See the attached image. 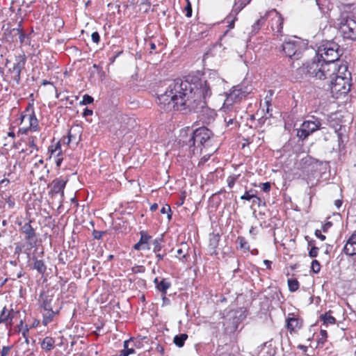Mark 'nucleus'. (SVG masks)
Returning <instances> with one entry per match:
<instances>
[{"instance_id":"obj_30","label":"nucleus","mask_w":356,"mask_h":356,"mask_svg":"<svg viewBox=\"0 0 356 356\" xmlns=\"http://www.w3.org/2000/svg\"><path fill=\"white\" fill-rule=\"evenodd\" d=\"M187 339L188 335L186 334L183 333L176 335L174 337L173 342L177 346H178L179 348H181L184 346V342Z\"/></svg>"},{"instance_id":"obj_36","label":"nucleus","mask_w":356,"mask_h":356,"mask_svg":"<svg viewBox=\"0 0 356 356\" xmlns=\"http://www.w3.org/2000/svg\"><path fill=\"white\" fill-rule=\"evenodd\" d=\"M289 289L291 292L296 291L299 288V282L296 279L288 280Z\"/></svg>"},{"instance_id":"obj_8","label":"nucleus","mask_w":356,"mask_h":356,"mask_svg":"<svg viewBox=\"0 0 356 356\" xmlns=\"http://www.w3.org/2000/svg\"><path fill=\"white\" fill-rule=\"evenodd\" d=\"M322 123L321 120L315 116H312L309 120H305L297 129L296 136L299 140H304L310 135L321 129Z\"/></svg>"},{"instance_id":"obj_5","label":"nucleus","mask_w":356,"mask_h":356,"mask_svg":"<svg viewBox=\"0 0 356 356\" xmlns=\"http://www.w3.org/2000/svg\"><path fill=\"white\" fill-rule=\"evenodd\" d=\"M21 124L22 127L19 128V131L22 134H26L29 131L33 132L40 130L39 122L36 118L33 104H29L21 115Z\"/></svg>"},{"instance_id":"obj_43","label":"nucleus","mask_w":356,"mask_h":356,"mask_svg":"<svg viewBox=\"0 0 356 356\" xmlns=\"http://www.w3.org/2000/svg\"><path fill=\"white\" fill-rule=\"evenodd\" d=\"M5 201L8 204V209H13L15 206V199L11 196H8L5 197Z\"/></svg>"},{"instance_id":"obj_57","label":"nucleus","mask_w":356,"mask_h":356,"mask_svg":"<svg viewBox=\"0 0 356 356\" xmlns=\"http://www.w3.org/2000/svg\"><path fill=\"white\" fill-rule=\"evenodd\" d=\"M92 115V110H90L88 108H85L84 109V111L83 113V116H88V115Z\"/></svg>"},{"instance_id":"obj_50","label":"nucleus","mask_w":356,"mask_h":356,"mask_svg":"<svg viewBox=\"0 0 356 356\" xmlns=\"http://www.w3.org/2000/svg\"><path fill=\"white\" fill-rule=\"evenodd\" d=\"M104 232L97 231V230H94L93 232H92L93 237L95 239H100V238H102V237L104 235Z\"/></svg>"},{"instance_id":"obj_61","label":"nucleus","mask_w":356,"mask_h":356,"mask_svg":"<svg viewBox=\"0 0 356 356\" xmlns=\"http://www.w3.org/2000/svg\"><path fill=\"white\" fill-rule=\"evenodd\" d=\"M6 74L4 73V70L0 67V76L2 78V80L4 81V77Z\"/></svg>"},{"instance_id":"obj_56","label":"nucleus","mask_w":356,"mask_h":356,"mask_svg":"<svg viewBox=\"0 0 356 356\" xmlns=\"http://www.w3.org/2000/svg\"><path fill=\"white\" fill-rule=\"evenodd\" d=\"M210 156H211V153H209L206 155H204L200 161V163L199 164H204L205 162H207L209 158H210Z\"/></svg>"},{"instance_id":"obj_7","label":"nucleus","mask_w":356,"mask_h":356,"mask_svg":"<svg viewBox=\"0 0 356 356\" xmlns=\"http://www.w3.org/2000/svg\"><path fill=\"white\" fill-rule=\"evenodd\" d=\"M339 46L333 42H327L318 47L317 56L325 63H337L339 60Z\"/></svg>"},{"instance_id":"obj_59","label":"nucleus","mask_w":356,"mask_h":356,"mask_svg":"<svg viewBox=\"0 0 356 356\" xmlns=\"http://www.w3.org/2000/svg\"><path fill=\"white\" fill-rule=\"evenodd\" d=\"M334 205L337 207V209H339L342 205V200H335Z\"/></svg>"},{"instance_id":"obj_12","label":"nucleus","mask_w":356,"mask_h":356,"mask_svg":"<svg viewBox=\"0 0 356 356\" xmlns=\"http://www.w3.org/2000/svg\"><path fill=\"white\" fill-rule=\"evenodd\" d=\"M340 30L343 38L356 40V20L351 17L342 18L340 22Z\"/></svg>"},{"instance_id":"obj_35","label":"nucleus","mask_w":356,"mask_h":356,"mask_svg":"<svg viewBox=\"0 0 356 356\" xmlns=\"http://www.w3.org/2000/svg\"><path fill=\"white\" fill-rule=\"evenodd\" d=\"M268 18L266 17V15L263 17H261L257 22L252 25L253 31L255 32H257L262 26H264L266 20H267Z\"/></svg>"},{"instance_id":"obj_20","label":"nucleus","mask_w":356,"mask_h":356,"mask_svg":"<svg viewBox=\"0 0 356 356\" xmlns=\"http://www.w3.org/2000/svg\"><path fill=\"white\" fill-rule=\"evenodd\" d=\"M140 240L134 245V249L136 250H150L149 241L152 238V236L145 231L140 232Z\"/></svg>"},{"instance_id":"obj_28","label":"nucleus","mask_w":356,"mask_h":356,"mask_svg":"<svg viewBox=\"0 0 356 356\" xmlns=\"http://www.w3.org/2000/svg\"><path fill=\"white\" fill-rule=\"evenodd\" d=\"M32 162H33V168L31 170V173H35L37 172L38 169H39L40 167H42L43 168H45V165H44V160L42 158H39L38 155H35L34 158L32 159Z\"/></svg>"},{"instance_id":"obj_13","label":"nucleus","mask_w":356,"mask_h":356,"mask_svg":"<svg viewBox=\"0 0 356 356\" xmlns=\"http://www.w3.org/2000/svg\"><path fill=\"white\" fill-rule=\"evenodd\" d=\"M266 16L269 19L272 30L281 33L283 28V18L281 15L275 9H273L267 12Z\"/></svg>"},{"instance_id":"obj_31","label":"nucleus","mask_w":356,"mask_h":356,"mask_svg":"<svg viewBox=\"0 0 356 356\" xmlns=\"http://www.w3.org/2000/svg\"><path fill=\"white\" fill-rule=\"evenodd\" d=\"M18 332H21L25 339V341L29 343V327L26 325H24L23 321L21 320L19 324L17 325Z\"/></svg>"},{"instance_id":"obj_19","label":"nucleus","mask_w":356,"mask_h":356,"mask_svg":"<svg viewBox=\"0 0 356 356\" xmlns=\"http://www.w3.org/2000/svg\"><path fill=\"white\" fill-rule=\"evenodd\" d=\"M18 312H15L13 309H8L6 307L1 311L0 314V323H5L6 326L11 327L13 325V320Z\"/></svg>"},{"instance_id":"obj_42","label":"nucleus","mask_w":356,"mask_h":356,"mask_svg":"<svg viewBox=\"0 0 356 356\" xmlns=\"http://www.w3.org/2000/svg\"><path fill=\"white\" fill-rule=\"evenodd\" d=\"M256 197V195L253 193L252 190H250L248 191H246L241 197V200H250L251 199H253Z\"/></svg>"},{"instance_id":"obj_2","label":"nucleus","mask_w":356,"mask_h":356,"mask_svg":"<svg viewBox=\"0 0 356 356\" xmlns=\"http://www.w3.org/2000/svg\"><path fill=\"white\" fill-rule=\"evenodd\" d=\"M213 134L205 127L196 129L188 140L190 151L193 155L201 154L203 148H208L213 145Z\"/></svg>"},{"instance_id":"obj_10","label":"nucleus","mask_w":356,"mask_h":356,"mask_svg":"<svg viewBox=\"0 0 356 356\" xmlns=\"http://www.w3.org/2000/svg\"><path fill=\"white\" fill-rule=\"evenodd\" d=\"M330 79L331 92L334 97L339 98L346 95L350 90L351 78L348 77H332Z\"/></svg>"},{"instance_id":"obj_24","label":"nucleus","mask_w":356,"mask_h":356,"mask_svg":"<svg viewBox=\"0 0 356 356\" xmlns=\"http://www.w3.org/2000/svg\"><path fill=\"white\" fill-rule=\"evenodd\" d=\"M220 236L218 234L212 233L209 235V250L211 254H216V249L218 246Z\"/></svg>"},{"instance_id":"obj_32","label":"nucleus","mask_w":356,"mask_h":356,"mask_svg":"<svg viewBox=\"0 0 356 356\" xmlns=\"http://www.w3.org/2000/svg\"><path fill=\"white\" fill-rule=\"evenodd\" d=\"M33 268L40 274H44L46 271V266L42 260L35 259L34 261Z\"/></svg>"},{"instance_id":"obj_27","label":"nucleus","mask_w":356,"mask_h":356,"mask_svg":"<svg viewBox=\"0 0 356 356\" xmlns=\"http://www.w3.org/2000/svg\"><path fill=\"white\" fill-rule=\"evenodd\" d=\"M332 312L330 310L321 316V320L323 324L327 326L328 325H334L336 323V318L331 315Z\"/></svg>"},{"instance_id":"obj_14","label":"nucleus","mask_w":356,"mask_h":356,"mask_svg":"<svg viewBox=\"0 0 356 356\" xmlns=\"http://www.w3.org/2000/svg\"><path fill=\"white\" fill-rule=\"evenodd\" d=\"M82 127L79 125H75L70 128L68 131L67 137L63 138V143L67 145H77L81 140Z\"/></svg>"},{"instance_id":"obj_1","label":"nucleus","mask_w":356,"mask_h":356,"mask_svg":"<svg viewBox=\"0 0 356 356\" xmlns=\"http://www.w3.org/2000/svg\"><path fill=\"white\" fill-rule=\"evenodd\" d=\"M211 95L209 83L204 78L193 83L176 79L169 84L165 92L158 95L157 100L160 108L167 111H191L202 108L206 98Z\"/></svg>"},{"instance_id":"obj_64","label":"nucleus","mask_w":356,"mask_h":356,"mask_svg":"<svg viewBox=\"0 0 356 356\" xmlns=\"http://www.w3.org/2000/svg\"><path fill=\"white\" fill-rule=\"evenodd\" d=\"M10 181L8 179H3L0 181V184H3L4 183L8 184Z\"/></svg>"},{"instance_id":"obj_44","label":"nucleus","mask_w":356,"mask_h":356,"mask_svg":"<svg viewBox=\"0 0 356 356\" xmlns=\"http://www.w3.org/2000/svg\"><path fill=\"white\" fill-rule=\"evenodd\" d=\"M93 102V98L88 95H84L83 97V100L81 102V104L86 105L90 104Z\"/></svg>"},{"instance_id":"obj_15","label":"nucleus","mask_w":356,"mask_h":356,"mask_svg":"<svg viewBox=\"0 0 356 356\" xmlns=\"http://www.w3.org/2000/svg\"><path fill=\"white\" fill-rule=\"evenodd\" d=\"M302 326V320L294 314H289L286 320V327L291 332H298Z\"/></svg>"},{"instance_id":"obj_33","label":"nucleus","mask_w":356,"mask_h":356,"mask_svg":"<svg viewBox=\"0 0 356 356\" xmlns=\"http://www.w3.org/2000/svg\"><path fill=\"white\" fill-rule=\"evenodd\" d=\"M37 139V137L36 136H29L28 138V140H27V145L29 146V147L31 149H30V153H33V151H38V147L37 146V145L35 144V140Z\"/></svg>"},{"instance_id":"obj_41","label":"nucleus","mask_w":356,"mask_h":356,"mask_svg":"<svg viewBox=\"0 0 356 356\" xmlns=\"http://www.w3.org/2000/svg\"><path fill=\"white\" fill-rule=\"evenodd\" d=\"M311 270L314 273H318L321 270V264L317 260H313L311 264Z\"/></svg>"},{"instance_id":"obj_6","label":"nucleus","mask_w":356,"mask_h":356,"mask_svg":"<svg viewBox=\"0 0 356 356\" xmlns=\"http://www.w3.org/2000/svg\"><path fill=\"white\" fill-rule=\"evenodd\" d=\"M26 62V58L24 54L16 56L13 65L8 67L4 81L10 84L18 85L21 79V72L24 69Z\"/></svg>"},{"instance_id":"obj_3","label":"nucleus","mask_w":356,"mask_h":356,"mask_svg":"<svg viewBox=\"0 0 356 356\" xmlns=\"http://www.w3.org/2000/svg\"><path fill=\"white\" fill-rule=\"evenodd\" d=\"M40 313L42 315V323L47 325L51 323L55 316L60 312V307H55L54 305V297L49 291L42 292L38 299Z\"/></svg>"},{"instance_id":"obj_52","label":"nucleus","mask_w":356,"mask_h":356,"mask_svg":"<svg viewBox=\"0 0 356 356\" xmlns=\"http://www.w3.org/2000/svg\"><path fill=\"white\" fill-rule=\"evenodd\" d=\"M314 234L317 238H318L322 241H325L326 238L325 236L321 234V230L316 229L315 231Z\"/></svg>"},{"instance_id":"obj_9","label":"nucleus","mask_w":356,"mask_h":356,"mask_svg":"<svg viewBox=\"0 0 356 356\" xmlns=\"http://www.w3.org/2000/svg\"><path fill=\"white\" fill-rule=\"evenodd\" d=\"M304 49L303 42L297 38L289 39L282 44L284 53L293 60H298L301 57Z\"/></svg>"},{"instance_id":"obj_46","label":"nucleus","mask_w":356,"mask_h":356,"mask_svg":"<svg viewBox=\"0 0 356 356\" xmlns=\"http://www.w3.org/2000/svg\"><path fill=\"white\" fill-rule=\"evenodd\" d=\"M91 38L92 42H94L96 44H98L100 41V36L98 32L95 31L91 35Z\"/></svg>"},{"instance_id":"obj_49","label":"nucleus","mask_w":356,"mask_h":356,"mask_svg":"<svg viewBox=\"0 0 356 356\" xmlns=\"http://www.w3.org/2000/svg\"><path fill=\"white\" fill-rule=\"evenodd\" d=\"M270 184L269 182L263 183L261 185V190L265 193H268L270 190Z\"/></svg>"},{"instance_id":"obj_39","label":"nucleus","mask_w":356,"mask_h":356,"mask_svg":"<svg viewBox=\"0 0 356 356\" xmlns=\"http://www.w3.org/2000/svg\"><path fill=\"white\" fill-rule=\"evenodd\" d=\"M321 338L318 340V345L323 346L327 338V331L325 330H321L320 331Z\"/></svg>"},{"instance_id":"obj_38","label":"nucleus","mask_w":356,"mask_h":356,"mask_svg":"<svg viewBox=\"0 0 356 356\" xmlns=\"http://www.w3.org/2000/svg\"><path fill=\"white\" fill-rule=\"evenodd\" d=\"M240 175H232L227 177V183L229 188H232Z\"/></svg>"},{"instance_id":"obj_40","label":"nucleus","mask_w":356,"mask_h":356,"mask_svg":"<svg viewBox=\"0 0 356 356\" xmlns=\"http://www.w3.org/2000/svg\"><path fill=\"white\" fill-rule=\"evenodd\" d=\"M163 238L162 237L161 238H156L153 241V245H154V248H153V251L155 253H157L159 252L161 250V241H162Z\"/></svg>"},{"instance_id":"obj_25","label":"nucleus","mask_w":356,"mask_h":356,"mask_svg":"<svg viewBox=\"0 0 356 356\" xmlns=\"http://www.w3.org/2000/svg\"><path fill=\"white\" fill-rule=\"evenodd\" d=\"M251 0H234L231 15H237Z\"/></svg>"},{"instance_id":"obj_62","label":"nucleus","mask_w":356,"mask_h":356,"mask_svg":"<svg viewBox=\"0 0 356 356\" xmlns=\"http://www.w3.org/2000/svg\"><path fill=\"white\" fill-rule=\"evenodd\" d=\"M157 208H158V204L156 203H154L152 205H151L150 210L152 211H154L157 209Z\"/></svg>"},{"instance_id":"obj_16","label":"nucleus","mask_w":356,"mask_h":356,"mask_svg":"<svg viewBox=\"0 0 356 356\" xmlns=\"http://www.w3.org/2000/svg\"><path fill=\"white\" fill-rule=\"evenodd\" d=\"M334 65L336 66L335 70L330 73V77H348L351 78V74L348 70V65L346 62L339 61L334 63Z\"/></svg>"},{"instance_id":"obj_18","label":"nucleus","mask_w":356,"mask_h":356,"mask_svg":"<svg viewBox=\"0 0 356 356\" xmlns=\"http://www.w3.org/2000/svg\"><path fill=\"white\" fill-rule=\"evenodd\" d=\"M67 182V179L59 177L54 179L51 185V193L53 194L60 193L61 197H64V188Z\"/></svg>"},{"instance_id":"obj_55","label":"nucleus","mask_w":356,"mask_h":356,"mask_svg":"<svg viewBox=\"0 0 356 356\" xmlns=\"http://www.w3.org/2000/svg\"><path fill=\"white\" fill-rule=\"evenodd\" d=\"M10 350V346H3L1 351V356H7Z\"/></svg>"},{"instance_id":"obj_26","label":"nucleus","mask_w":356,"mask_h":356,"mask_svg":"<svg viewBox=\"0 0 356 356\" xmlns=\"http://www.w3.org/2000/svg\"><path fill=\"white\" fill-rule=\"evenodd\" d=\"M154 283L156 284V289L162 292L164 296L165 295L167 290L170 287L171 284L166 279H162L159 281L158 278L154 279Z\"/></svg>"},{"instance_id":"obj_60","label":"nucleus","mask_w":356,"mask_h":356,"mask_svg":"<svg viewBox=\"0 0 356 356\" xmlns=\"http://www.w3.org/2000/svg\"><path fill=\"white\" fill-rule=\"evenodd\" d=\"M264 264L266 266L267 268L270 269L271 268V261L267 259L264 261Z\"/></svg>"},{"instance_id":"obj_4","label":"nucleus","mask_w":356,"mask_h":356,"mask_svg":"<svg viewBox=\"0 0 356 356\" xmlns=\"http://www.w3.org/2000/svg\"><path fill=\"white\" fill-rule=\"evenodd\" d=\"M306 68L309 76L323 80L330 77V73L335 70L336 66L334 63H325L316 56Z\"/></svg>"},{"instance_id":"obj_48","label":"nucleus","mask_w":356,"mask_h":356,"mask_svg":"<svg viewBox=\"0 0 356 356\" xmlns=\"http://www.w3.org/2000/svg\"><path fill=\"white\" fill-rule=\"evenodd\" d=\"M187 1V6L186 7V17H190L192 15V8H191V3L189 1V0H186Z\"/></svg>"},{"instance_id":"obj_23","label":"nucleus","mask_w":356,"mask_h":356,"mask_svg":"<svg viewBox=\"0 0 356 356\" xmlns=\"http://www.w3.org/2000/svg\"><path fill=\"white\" fill-rule=\"evenodd\" d=\"M21 230L25 234V239L31 244V241L35 238L36 234L35 229L31 225V221L25 223L21 227Z\"/></svg>"},{"instance_id":"obj_11","label":"nucleus","mask_w":356,"mask_h":356,"mask_svg":"<svg viewBox=\"0 0 356 356\" xmlns=\"http://www.w3.org/2000/svg\"><path fill=\"white\" fill-rule=\"evenodd\" d=\"M248 93L249 92L244 90L241 85L233 87L224 102L223 109L234 108V104L238 102L243 97H245Z\"/></svg>"},{"instance_id":"obj_47","label":"nucleus","mask_w":356,"mask_h":356,"mask_svg":"<svg viewBox=\"0 0 356 356\" xmlns=\"http://www.w3.org/2000/svg\"><path fill=\"white\" fill-rule=\"evenodd\" d=\"M161 212L162 213H168V218L170 219L171 218V209L168 205L163 207L161 209Z\"/></svg>"},{"instance_id":"obj_37","label":"nucleus","mask_w":356,"mask_h":356,"mask_svg":"<svg viewBox=\"0 0 356 356\" xmlns=\"http://www.w3.org/2000/svg\"><path fill=\"white\" fill-rule=\"evenodd\" d=\"M237 243L239 244V247L241 249H244L247 250L250 249L248 243L243 236H238L237 238Z\"/></svg>"},{"instance_id":"obj_34","label":"nucleus","mask_w":356,"mask_h":356,"mask_svg":"<svg viewBox=\"0 0 356 356\" xmlns=\"http://www.w3.org/2000/svg\"><path fill=\"white\" fill-rule=\"evenodd\" d=\"M129 340H126L124 342V349L120 352V356H128L131 354L134 353L135 350L132 348H129Z\"/></svg>"},{"instance_id":"obj_51","label":"nucleus","mask_w":356,"mask_h":356,"mask_svg":"<svg viewBox=\"0 0 356 356\" xmlns=\"http://www.w3.org/2000/svg\"><path fill=\"white\" fill-rule=\"evenodd\" d=\"M177 257L180 259H186L187 254L184 252L183 248H179L177 250Z\"/></svg>"},{"instance_id":"obj_17","label":"nucleus","mask_w":356,"mask_h":356,"mask_svg":"<svg viewBox=\"0 0 356 356\" xmlns=\"http://www.w3.org/2000/svg\"><path fill=\"white\" fill-rule=\"evenodd\" d=\"M48 151L50 152V158L55 157V163L58 168H60L63 161L62 156V150L60 142L56 143L55 145H51L49 147Z\"/></svg>"},{"instance_id":"obj_63","label":"nucleus","mask_w":356,"mask_h":356,"mask_svg":"<svg viewBox=\"0 0 356 356\" xmlns=\"http://www.w3.org/2000/svg\"><path fill=\"white\" fill-rule=\"evenodd\" d=\"M298 348L303 350L304 352H307V347L304 346V345H299L298 346Z\"/></svg>"},{"instance_id":"obj_29","label":"nucleus","mask_w":356,"mask_h":356,"mask_svg":"<svg viewBox=\"0 0 356 356\" xmlns=\"http://www.w3.org/2000/svg\"><path fill=\"white\" fill-rule=\"evenodd\" d=\"M54 346V340L51 337H45L42 343L41 347L43 350H51Z\"/></svg>"},{"instance_id":"obj_45","label":"nucleus","mask_w":356,"mask_h":356,"mask_svg":"<svg viewBox=\"0 0 356 356\" xmlns=\"http://www.w3.org/2000/svg\"><path fill=\"white\" fill-rule=\"evenodd\" d=\"M318 248L315 247V246L312 247L309 252V256L312 258L316 257L318 256Z\"/></svg>"},{"instance_id":"obj_21","label":"nucleus","mask_w":356,"mask_h":356,"mask_svg":"<svg viewBox=\"0 0 356 356\" xmlns=\"http://www.w3.org/2000/svg\"><path fill=\"white\" fill-rule=\"evenodd\" d=\"M343 252L348 256L356 255V231L348 239Z\"/></svg>"},{"instance_id":"obj_53","label":"nucleus","mask_w":356,"mask_h":356,"mask_svg":"<svg viewBox=\"0 0 356 356\" xmlns=\"http://www.w3.org/2000/svg\"><path fill=\"white\" fill-rule=\"evenodd\" d=\"M332 226V222H327L322 226V230L323 232H327L328 229Z\"/></svg>"},{"instance_id":"obj_54","label":"nucleus","mask_w":356,"mask_h":356,"mask_svg":"<svg viewBox=\"0 0 356 356\" xmlns=\"http://www.w3.org/2000/svg\"><path fill=\"white\" fill-rule=\"evenodd\" d=\"M265 103L266 104V113L269 114V117H271L272 113H270V111H272V108L270 100H266Z\"/></svg>"},{"instance_id":"obj_58","label":"nucleus","mask_w":356,"mask_h":356,"mask_svg":"<svg viewBox=\"0 0 356 356\" xmlns=\"http://www.w3.org/2000/svg\"><path fill=\"white\" fill-rule=\"evenodd\" d=\"M19 41L21 43H24L25 42V39L27 38V35L24 33H21L19 35Z\"/></svg>"},{"instance_id":"obj_22","label":"nucleus","mask_w":356,"mask_h":356,"mask_svg":"<svg viewBox=\"0 0 356 356\" xmlns=\"http://www.w3.org/2000/svg\"><path fill=\"white\" fill-rule=\"evenodd\" d=\"M221 111L224 113V120L227 127H229L231 125H237V122L236 121V110L235 108L223 109L222 106L221 108Z\"/></svg>"}]
</instances>
